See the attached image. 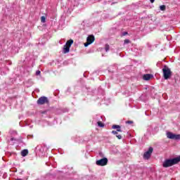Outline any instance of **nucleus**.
Listing matches in <instances>:
<instances>
[{
	"mask_svg": "<svg viewBox=\"0 0 180 180\" xmlns=\"http://www.w3.org/2000/svg\"><path fill=\"white\" fill-rule=\"evenodd\" d=\"M178 162H180V156L165 160L162 165L164 168H168V167H172V165H175V164H178Z\"/></svg>",
	"mask_w": 180,
	"mask_h": 180,
	"instance_id": "obj_1",
	"label": "nucleus"
},
{
	"mask_svg": "<svg viewBox=\"0 0 180 180\" xmlns=\"http://www.w3.org/2000/svg\"><path fill=\"white\" fill-rule=\"evenodd\" d=\"M163 72V77L165 79H169L171 78V76L172 75V72H171V69L168 68V66L165 65L162 69Z\"/></svg>",
	"mask_w": 180,
	"mask_h": 180,
	"instance_id": "obj_2",
	"label": "nucleus"
},
{
	"mask_svg": "<svg viewBox=\"0 0 180 180\" xmlns=\"http://www.w3.org/2000/svg\"><path fill=\"white\" fill-rule=\"evenodd\" d=\"M74 43V40L70 39L63 46V54H67V53H70V49L71 45Z\"/></svg>",
	"mask_w": 180,
	"mask_h": 180,
	"instance_id": "obj_3",
	"label": "nucleus"
},
{
	"mask_svg": "<svg viewBox=\"0 0 180 180\" xmlns=\"http://www.w3.org/2000/svg\"><path fill=\"white\" fill-rule=\"evenodd\" d=\"M167 137L171 140H180V134H175L172 132H167Z\"/></svg>",
	"mask_w": 180,
	"mask_h": 180,
	"instance_id": "obj_4",
	"label": "nucleus"
},
{
	"mask_svg": "<svg viewBox=\"0 0 180 180\" xmlns=\"http://www.w3.org/2000/svg\"><path fill=\"white\" fill-rule=\"evenodd\" d=\"M96 164L99 167H105V165H108V158H103V159L98 160L96 162Z\"/></svg>",
	"mask_w": 180,
	"mask_h": 180,
	"instance_id": "obj_5",
	"label": "nucleus"
},
{
	"mask_svg": "<svg viewBox=\"0 0 180 180\" xmlns=\"http://www.w3.org/2000/svg\"><path fill=\"white\" fill-rule=\"evenodd\" d=\"M153 147H150L148 150L145 152L143 154V158L144 160H149L151 157V154H153Z\"/></svg>",
	"mask_w": 180,
	"mask_h": 180,
	"instance_id": "obj_6",
	"label": "nucleus"
},
{
	"mask_svg": "<svg viewBox=\"0 0 180 180\" xmlns=\"http://www.w3.org/2000/svg\"><path fill=\"white\" fill-rule=\"evenodd\" d=\"M46 103H49V98H47V97H46V96L40 97L37 100L38 105H44Z\"/></svg>",
	"mask_w": 180,
	"mask_h": 180,
	"instance_id": "obj_7",
	"label": "nucleus"
},
{
	"mask_svg": "<svg viewBox=\"0 0 180 180\" xmlns=\"http://www.w3.org/2000/svg\"><path fill=\"white\" fill-rule=\"evenodd\" d=\"M151 78H153V75H150V74L144 75L143 77V79H144V81H150Z\"/></svg>",
	"mask_w": 180,
	"mask_h": 180,
	"instance_id": "obj_8",
	"label": "nucleus"
},
{
	"mask_svg": "<svg viewBox=\"0 0 180 180\" xmlns=\"http://www.w3.org/2000/svg\"><path fill=\"white\" fill-rule=\"evenodd\" d=\"M86 41L89 43V41H95V37L94 35H90L87 37Z\"/></svg>",
	"mask_w": 180,
	"mask_h": 180,
	"instance_id": "obj_9",
	"label": "nucleus"
},
{
	"mask_svg": "<svg viewBox=\"0 0 180 180\" xmlns=\"http://www.w3.org/2000/svg\"><path fill=\"white\" fill-rule=\"evenodd\" d=\"M29 154V150L27 149H24L21 151L22 157H26Z\"/></svg>",
	"mask_w": 180,
	"mask_h": 180,
	"instance_id": "obj_10",
	"label": "nucleus"
},
{
	"mask_svg": "<svg viewBox=\"0 0 180 180\" xmlns=\"http://www.w3.org/2000/svg\"><path fill=\"white\" fill-rule=\"evenodd\" d=\"M112 129H117V131L122 132V129L120 125H112Z\"/></svg>",
	"mask_w": 180,
	"mask_h": 180,
	"instance_id": "obj_11",
	"label": "nucleus"
},
{
	"mask_svg": "<svg viewBox=\"0 0 180 180\" xmlns=\"http://www.w3.org/2000/svg\"><path fill=\"white\" fill-rule=\"evenodd\" d=\"M160 11H165V9H167V6H165V5H162L160 6Z\"/></svg>",
	"mask_w": 180,
	"mask_h": 180,
	"instance_id": "obj_12",
	"label": "nucleus"
},
{
	"mask_svg": "<svg viewBox=\"0 0 180 180\" xmlns=\"http://www.w3.org/2000/svg\"><path fill=\"white\" fill-rule=\"evenodd\" d=\"M41 22L42 23H46V17L41 16Z\"/></svg>",
	"mask_w": 180,
	"mask_h": 180,
	"instance_id": "obj_13",
	"label": "nucleus"
},
{
	"mask_svg": "<svg viewBox=\"0 0 180 180\" xmlns=\"http://www.w3.org/2000/svg\"><path fill=\"white\" fill-rule=\"evenodd\" d=\"M97 123L99 127H105V124H103V123H102L101 122H98Z\"/></svg>",
	"mask_w": 180,
	"mask_h": 180,
	"instance_id": "obj_14",
	"label": "nucleus"
},
{
	"mask_svg": "<svg viewBox=\"0 0 180 180\" xmlns=\"http://www.w3.org/2000/svg\"><path fill=\"white\" fill-rule=\"evenodd\" d=\"M109 49H110L109 44H105V51H109Z\"/></svg>",
	"mask_w": 180,
	"mask_h": 180,
	"instance_id": "obj_15",
	"label": "nucleus"
},
{
	"mask_svg": "<svg viewBox=\"0 0 180 180\" xmlns=\"http://www.w3.org/2000/svg\"><path fill=\"white\" fill-rule=\"evenodd\" d=\"M89 44H92V41H89V42H86V43H85L84 44V47H88V46L89 45Z\"/></svg>",
	"mask_w": 180,
	"mask_h": 180,
	"instance_id": "obj_16",
	"label": "nucleus"
},
{
	"mask_svg": "<svg viewBox=\"0 0 180 180\" xmlns=\"http://www.w3.org/2000/svg\"><path fill=\"white\" fill-rule=\"evenodd\" d=\"M124 44H129V43H130V40H129V39H125V40L124 41Z\"/></svg>",
	"mask_w": 180,
	"mask_h": 180,
	"instance_id": "obj_17",
	"label": "nucleus"
},
{
	"mask_svg": "<svg viewBox=\"0 0 180 180\" xmlns=\"http://www.w3.org/2000/svg\"><path fill=\"white\" fill-rule=\"evenodd\" d=\"M112 134L117 136V131H112Z\"/></svg>",
	"mask_w": 180,
	"mask_h": 180,
	"instance_id": "obj_18",
	"label": "nucleus"
},
{
	"mask_svg": "<svg viewBox=\"0 0 180 180\" xmlns=\"http://www.w3.org/2000/svg\"><path fill=\"white\" fill-rule=\"evenodd\" d=\"M116 137H117L119 140H122V135H117Z\"/></svg>",
	"mask_w": 180,
	"mask_h": 180,
	"instance_id": "obj_19",
	"label": "nucleus"
},
{
	"mask_svg": "<svg viewBox=\"0 0 180 180\" xmlns=\"http://www.w3.org/2000/svg\"><path fill=\"white\" fill-rule=\"evenodd\" d=\"M126 123H127L128 124H132L133 121H127Z\"/></svg>",
	"mask_w": 180,
	"mask_h": 180,
	"instance_id": "obj_20",
	"label": "nucleus"
},
{
	"mask_svg": "<svg viewBox=\"0 0 180 180\" xmlns=\"http://www.w3.org/2000/svg\"><path fill=\"white\" fill-rule=\"evenodd\" d=\"M40 70H37V72H36V75H40Z\"/></svg>",
	"mask_w": 180,
	"mask_h": 180,
	"instance_id": "obj_21",
	"label": "nucleus"
},
{
	"mask_svg": "<svg viewBox=\"0 0 180 180\" xmlns=\"http://www.w3.org/2000/svg\"><path fill=\"white\" fill-rule=\"evenodd\" d=\"M155 1V0H150V2L151 4H154Z\"/></svg>",
	"mask_w": 180,
	"mask_h": 180,
	"instance_id": "obj_22",
	"label": "nucleus"
},
{
	"mask_svg": "<svg viewBox=\"0 0 180 180\" xmlns=\"http://www.w3.org/2000/svg\"><path fill=\"white\" fill-rule=\"evenodd\" d=\"M126 34H127V32H124L123 33V36H126Z\"/></svg>",
	"mask_w": 180,
	"mask_h": 180,
	"instance_id": "obj_23",
	"label": "nucleus"
},
{
	"mask_svg": "<svg viewBox=\"0 0 180 180\" xmlns=\"http://www.w3.org/2000/svg\"><path fill=\"white\" fill-rule=\"evenodd\" d=\"M13 140H14L13 138H11V141H13Z\"/></svg>",
	"mask_w": 180,
	"mask_h": 180,
	"instance_id": "obj_24",
	"label": "nucleus"
}]
</instances>
